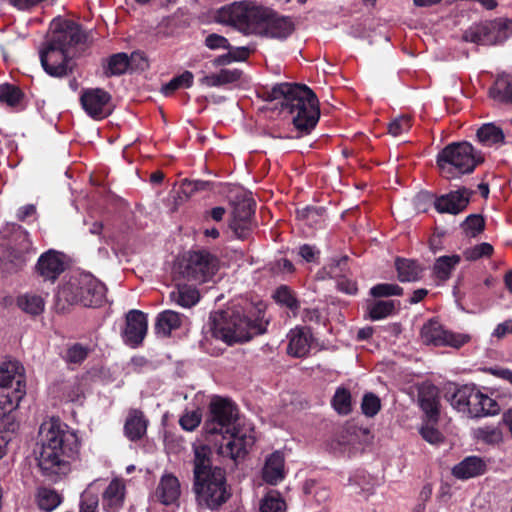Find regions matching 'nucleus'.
<instances>
[{
	"label": "nucleus",
	"instance_id": "obj_17",
	"mask_svg": "<svg viewBox=\"0 0 512 512\" xmlns=\"http://www.w3.org/2000/svg\"><path fill=\"white\" fill-rule=\"evenodd\" d=\"M148 328L147 316L140 310H130L126 315V327L123 339L131 347H137L142 343Z\"/></svg>",
	"mask_w": 512,
	"mask_h": 512
},
{
	"label": "nucleus",
	"instance_id": "obj_16",
	"mask_svg": "<svg viewBox=\"0 0 512 512\" xmlns=\"http://www.w3.org/2000/svg\"><path fill=\"white\" fill-rule=\"evenodd\" d=\"M294 31V24L290 17L281 16L273 10H268V16L265 17L261 29L257 35L284 40L289 37Z\"/></svg>",
	"mask_w": 512,
	"mask_h": 512
},
{
	"label": "nucleus",
	"instance_id": "obj_43",
	"mask_svg": "<svg viewBox=\"0 0 512 512\" xmlns=\"http://www.w3.org/2000/svg\"><path fill=\"white\" fill-rule=\"evenodd\" d=\"M402 293L403 289L395 283H380L370 289L373 297L400 296Z\"/></svg>",
	"mask_w": 512,
	"mask_h": 512
},
{
	"label": "nucleus",
	"instance_id": "obj_4",
	"mask_svg": "<svg viewBox=\"0 0 512 512\" xmlns=\"http://www.w3.org/2000/svg\"><path fill=\"white\" fill-rule=\"evenodd\" d=\"M237 422L235 405L220 397L210 403V415L205 422V430L209 434H229L226 444L219 447V454L237 461L243 458L255 443L254 429L250 426L240 427Z\"/></svg>",
	"mask_w": 512,
	"mask_h": 512
},
{
	"label": "nucleus",
	"instance_id": "obj_38",
	"mask_svg": "<svg viewBox=\"0 0 512 512\" xmlns=\"http://www.w3.org/2000/svg\"><path fill=\"white\" fill-rule=\"evenodd\" d=\"M333 408L342 415L351 411V394L345 388H338L332 398Z\"/></svg>",
	"mask_w": 512,
	"mask_h": 512
},
{
	"label": "nucleus",
	"instance_id": "obj_64",
	"mask_svg": "<svg viewBox=\"0 0 512 512\" xmlns=\"http://www.w3.org/2000/svg\"><path fill=\"white\" fill-rule=\"evenodd\" d=\"M36 208L33 204H27L18 209L17 218L21 221L26 220L28 217L34 215Z\"/></svg>",
	"mask_w": 512,
	"mask_h": 512
},
{
	"label": "nucleus",
	"instance_id": "obj_36",
	"mask_svg": "<svg viewBox=\"0 0 512 512\" xmlns=\"http://www.w3.org/2000/svg\"><path fill=\"white\" fill-rule=\"evenodd\" d=\"M460 260L461 258L459 255L439 257L434 264V273L437 278L442 281L447 280L450 277L451 272L459 264Z\"/></svg>",
	"mask_w": 512,
	"mask_h": 512
},
{
	"label": "nucleus",
	"instance_id": "obj_2",
	"mask_svg": "<svg viewBox=\"0 0 512 512\" xmlns=\"http://www.w3.org/2000/svg\"><path fill=\"white\" fill-rule=\"evenodd\" d=\"M265 310L266 305L258 301L214 312L209 318L212 336L228 345L249 341L266 331L268 320L265 318Z\"/></svg>",
	"mask_w": 512,
	"mask_h": 512
},
{
	"label": "nucleus",
	"instance_id": "obj_27",
	"mask_svg": "<svg viewBox=\"0 0 512 512\" xmlns=\"http://www.w3.org/2000/svg\"><path fill=\"white\" fill-rule=\"evenodd\" d=\"M419 404L429 420H437L439 414V401L435 387H428L419 392Z\"/></svg>",
	"mask_w": 512,
	"mask_h": 512
},
{
	"label": "nucleus",
	"instance_id": "obj_25",
	"mask_svg": "<svg viewBox=\"0 0 512 512\" xmlns=\"http://www.w3.org/2000/svg\"><path fill=\"white\" fill-rule=\"evenodd\" d=\"M199 292L194 285L177 283L176 287L170 293V299L175 304L190 308L199 301Z\"/></svg>",
	"mask_w": 512,
	"mask_h": 512
},
{
	"label": "nucleus",
	"instance_id": "obj_60",
	"mask_svg": "<svg viewBox=\"0 0 512 512\" xmlns=\"http://www.w3.org/2000/svg\"><path fill=\"white\" fill-rule=\"evenodd\" d=\"M487 372L512 384V370L510 369L503 367H490L487 369Z\"/></svg>",
	"mask_w": 512,
	"mask_h": 512
},
{
	"label": "nucleus",
	"instance_id": "obj_57",
	"mask_svg": "<svg viewBox=\"0 0 512 512\" xmlns=\"http://www.w3.org/2000/svg\"><path fill=\"white\" fill-rule=\"evenodd\" d=\"M97 508H98V500L94 497L89 498V495L86 492L82 496V501L80 504V512H97Z\"/></svg>",
	"mask_w": 512,
	"mask_h": 512
},
{
	"label": "nucleus",
	"instance_id": "obj_58",
	"mask_svg": "<svg viewBox=\"0 0 512 512\" xmlns=\"http://www.w3.org/2000/svg\"><path fill=\"white\" fill-rule=\"evenodd\" d=\"M209 183L202 180L196 181H187L183 182V190L185 193H194L196 191L205 190L208 187Z\"/></svg>",
	"mask_w": 512,
	"mask_h": 512
},
{
	"label": "nucleus",
	"instance_id": "obj_55",
	"mask_svg": "<svg viewBox=\"0 0 512 512\" xmlns=\"http://www.w3.org/2000/svg\"><path fill=\"white\" fill-rule=\"evenodd\" d=\"M347 264V258L343 257L338 260H333L328 266L324 268L326 273L331 278H340Z\"/></svg>",
	"mask_w": 512,
	"mask_h": 512
},
{
	"label": "nucleus",
	"instance_id": "obj_54",
	"mask_svg": "<svg viewBox=\"0 0 512 512\" xmlns=\"http://www.w3.org/2000/svg\"><path fill=\"white\" fill-rule=\"evenodd\" d=\"M419 432L423 439L430 444H438L442 441V434L430 424L423 425Z\"/></svg>",
	"mask_w": 512,
	"mask_h": 512
},
{
	"label": "nucleus",
	"instance_id": "obj_5",
	"mask_svg": "<svg viewBox=\"0 0 512 512\" xmlns=\"http://www.w3.org/2000/svg\"><path fill=\"white\" fill-rule=\"evenodd\" d=\"M193 491L199 507L216 510L231 496L223 468L212 466V451L207 445L193 446Z\"/></svg>",
	"mask_w": 512,
	"mask_h": 512
},
{
	"label": "nucleus",
	"instance_id": "obj_9",
	"mask_svg": "<svg viewBox=\"0 0 512 512\" xmlns=\"http://www.w3.org/2000/svg\"><path fill=\"white\" fill-rule=\"evenodd\" d=\"M269 8L253 0H242L224 6L218 11L219 22L229 24L245 34H256L268 16Z\"/></svg>",
	"mask_w": 512,
	"mask_h": 512
},
{
	"label": "nucleus",
	"instance_id": "obj_42",
	"mask_svg": "<svg viewBox=\"0 0 512 512\" xmlns=\"http://www.w3.org/2000/svg\"><path fill=\"white\" fill-rule=\"evenodd\" d=\"M21 91L11 84L0 85V102L8 106H15L21 99Z\"/></svg>",
	"mask_w": 512,
	"mask_h": 512
},
{
	"label": "nucleus",
	"instance_id": "obj_26",
	"mask_svg": "<svg viewBox=\"0 0 512 512\" xmlns=\"http://www.w3.org/2000/svg\"><path fill=\"white\" fill-rule=\"evenodd\" d=\"M136 58L142 60L140 68L144 69L147 64L140 53H133L130 58L126 53H117L112 55L107 61L106 74L116 76L125 73L131 62Z\"/></svg>",
	"mask_w": 512,
	"mask_h": 512
},
{
	"label": "nucleus",
	"instance_id": "obj_45",
	"mask_svg": "<svg viewBox=\"0 0 512 512\" xmlns=\"http://www.w3.org/2000/svg\"><path fill=\"white\" fill-rule=\"evenodd\" d=\"M411 128V120L409 116L401 115L393 119L388 124V132L393 137H398L408 132Z\"/></svg>",
	"mask_w": 512,
	"mask_h": 512
},
{
	"label": "nucleus",
	"instance_id": "obj_35",
	"mask_svg": "<svg viewBox=\"0 0 512 512\" xmlns=\"http://www.w3.org/2000/svg\"><path fill=\"white\" fill-rule=\"evenodd\" d=\"M286 502L276 490L267 492L260 502V512H286Z\"/></svg>",
	"mask_w": 512,
	"mask_h": 512
},
{
	"label": "nucleus",
	"instance_id": "obj_46",
	"mask_svg": "<svg viewBox=\"0 0 512 512\" xmlns=\"http://www.w3.org/2000/svg\"><path fill=\"white\" fill-rule=\"evenodd\" d=\"M88 353H89L88 347H86L82 344L76 343L67 349L66 354H65V360L68 363L80 364L87 358Z\"/></svg>",
	"mask_w": 512,
	"mask_h": 512
},
{
	"label": "nucleus",
	"instance_id": "obj_34",
	"mask_svg": "<svg viewBox=\"0 0 512 512\" xmlns=\"http://www.w3.org/2000/svg\"><path fill=\"white\" fill-rule=\"evenodd\" d=\"M474 437L488 445H500L504 442V433L500 427L483 426L474 430Z\"/></svg>",
	"mask_w": 512,
	"mask_h": 512
},
{
	"label": "nucleus",
	"instance_id": "obj_6",
	"mask_svg": "<svg viewBox=\"0 0 512 512\" xmlns=\"http://www.w3.org/2000/svg\"><path fill=\"white\" fill-rule=\"evenodd\" d=\"M271 100H281V108L292 116L299 135L309 134L319 120V102L315 93L306 85L279 83L270 92Z\"/></svg>",
	"mask_w": 512,
	"mask_h": 512
},
{
	"label": "nucleus",
	"instance_id": "obj_31",
	"mask_svg": "<svg viewBox=\"0 0 512 512\" xmlns=\"http://www.w3.org/2000/svg\"><path fill=\"white\" fill-rule=\"evenodd\" d=\"M491 31V24H476L471 26L464 32L463 39L467 42H472L476 44H491L494 43V39L490 36Z\"/></svg>",
	"mask_w": 512,
	"mask_h": 512
},
{
	"label": "nucleus",
	"instance_id": "obj_15",
	"mask_svg": "<svg viewBox=\"0 0 512 512\" xmlns=\"http://www.w3.org/2000/svg\"><path fill=\"white\" fill-rule=\"evenodd\" d=\"M65 268V255L57 250L49 249L39 256L35 264V273L43 281L54 283L64 272Z\"/></svg>",
	"mask_w": 512,
	"mask_h": 512
},
{
	"label": "nucleus",
	"instance_id": "obj_56",
	"mask_svg": "<svg viewBox=\"0 0 512 512\" xmlns=\"http://www.w3.org/2000/svg\"><path fill=\"white\" fill-rule=\"evenodd\" d=\"M217 76L219 80V86H221L239 80L241 77V72L237 69H222L219 73H217Z\"/></svg>",
	"mask_w": 512,
	"mask_h": 512
},
{
	"label": "nucleus",
	"instance_id": "obj_61",
	"mask_svg": "<svg viewBox=\"0 0 512 512\" xmlns=\"http://www.w3.org/2000/svg\"><path fill=\"white\" fill-rule=\"evenodd\" d=\"M509 332H512V319L499 323L492 332V336L501 339Z\"/></svg>",
	"mask_w": 512,
	"mask_h": 512
},
{
	"label": "nucleus",
	"instance_id": "obj_11",
	"mask_svg": "<svg viewBox=\"0 0 512 512\" xmlns=\"http://www.w3.org/2000/svg\"><path fill=\"white\" fill-rule=\"evenodd\" d=\"M451 404L458 411L467 412L473 418L491 416L499 412L498 403L475 386L464 385L458 388L452 395Z\"/></svg>",
	"mask_w": 512,
	"mask_h": 512
},
{
	"label": "nucleus",
	"instance_id": "obj_19",
	"mask_svg": "<svg viewBox=\"0 0 512 512\" xmlns=\"http://www.w3.org/2000/svg\"><path fill=\"white\" fill-rule=\"evenodd\" d=\"M126 486L122 479L114 478L102 492L101 505L105 512H119L125 502Z\"/></svg>",
	"mask_w": 512,
	"mask_h": 512
},
{
	"label": "nucleus",
	"instance_id": "obj_48",
	"mask_svg": "<svg viewBox=\"0 0 512 512\" xmlns=\"http://www.w3.org/2000/svg\"><path fill=\"white\" fill-rule=\"evenodd\" d=\"M493 253V247L487 242L475 245L464 251V257L469 261H475L482 257H488Z\"/></svg>",
	"mask_w": 512,
	"mask_h": 512
},
{
	"label": "nucleus",
	"instance_id": "obj_40",
	"mask_svg": "<svg viewBox=\"0 0 512 512\" xmlns=\"http://www.w3.org/2000/svg\"><path fill=\"white\" fill-rule=\"evenodd\" d=\"M15 240L17 241V246L12 247L13 253L19 262L24 263L26 261L25 254L31 250L32 242L25 231H19L15 235Z\"/></svg>",
	"mask_w": 512,
	"mask_h": 512
},
{
	"label": "nucleus",
	"instance_id": "obj_22",
	"mask_svg": "<svg viewBox=\"0 0 512 512\" xmlns=\"http://www.w3.org/2000/svg\"><path fill=\"white\" fill-rule=\"evenodd\" d=\"M262 477L270 485H276L285 478V458L281 451H275L266 458Z\"/></svg>",
	"mask_w": 512,
	"mask_h": 512
},
{
	"label": "nucleus",
	"instance_id": "obj_32",
	"mask_svg": "<svg viewBox=\"0 0 512 512\" xmlns=\"http://www.w3.org/2000/svg\"><path fill=\"white\" fill-rule=\"evenodd\" d=\"M17 305L25 313L39 315L44 311L45 301L41 295L27 292L17 298Z\"/></svg>",
	"mask_w": 512,
	"mask_h": 512
},
{
	"label": "nucleus",
	"instance_id": "obj_44",
	"mask_svg": "<svg viewBox=\"0 0 512 512\" xmlns=\"http://www.w3.org/2000/svg\"><path fill=\"white\" fill-rule=\"evenodd\" d=\"M275 300L286 306L292 311H296L299 308V303L297 299L294 297L291 290L286 286L279 287L274 295Z\"/></svg>",
	"mask_w": 512,
	"mask_h": 512
},
{
	"label": "nucleus",
	"instance_id": "obj_21",
	"mask_svg": "<svg viewBox=\"0 0 512 512\" xmlns=\"http://www.w3.org/2000/svg\"><path fill=\"white\" fill-rule=\"evenodd\" d=\"M487 470V464L479 456H467L453 466L452 475L458 480H468L483 475Z\"/></svg>",
	"mask_w": 512,
	"mask_h": 512
},
{
	"label": "nucleus",
	"instance_id": "obj_7",
	"mask_svg": "<svg viewBox=\"0 0 512 512\" xmlns=\"http://www.w3.org/2000/svg\"><path fill=\"white\" fill-rule=\"evenodd\" d=\"M482 161V155L468 142L448 144L437 155V165L442 176L447 179L473 172Z\"/></svg>",
	"mask_w": 512,
	"mask_h": 512
},
{
	"label": "nucleus",
	"instance_id": "obj_30",
	"mask_svg": "<svg viewBox=\"0 0 512 512\" xmlns=\"http://www.w3.org/2000/svg\"><path fill=\"white\" fill-rule=\"evenodd\" d=\"M396 269L398 272V279L401 282H413L421 278L422 267L411 259H397Z\"/></svg>",
	"mask_w": 512,
	"mask_h": 512
},
{
	"label": "nucleus",
	"instance_id": "obj_62",
	"mask_svg": "<svg viewBox=\"0 0 512 512\" xmlns=\"http://www.w3.org/2000/svg\"><path fill=\"white\" fill-rule=\"evenodd\" d=\"M337 286L339 288V290L347 293V294H356L357 292V285L354 281H351V280H348V279H344V278H341L338 280L337 282Z\"/></svg>",
	"mask_w": 512,
	"mask_h": 512
},
{
	"label": "nucleus",
	"instance_id": "obj_20",
	"mask_svg": "<svg viewBox=\"0 0 512 512\" xmlns=\"http://www.w3.org/2000/svg\"><path fill=\"white\" fill-rule=\"evenodd\" d=\"M287 353L293 357H304L308 354L313 341L310 329L295 327L287 334Z\"/></svg>",
	"mask_w": 512,
	"mask_h": 512
},
{
	"label": "nucleus",
	"instance_id": "obj_28",
	"mask_svg": "<svg viewBox=\"0 0 512 512\" xmlns=\"http://www.w3.org/2000/svg\"><path fill=\"white\" fill-rule=\"evenodd\" d=\"M490 96L501 103H512V75L501 74L490 88Z\"/></svg>",
	"mask_w": 512,
	"mask_h": 512
},
{
	"label": "nucleus",
	"instance_id": "obj_39",
	"mask_svg": "<svg viewBox=\"0 0 512 512\" xmlns=\"http://www.w3.org/2000/svg\"><path fill=\"white\" fill-rule=\"evenodd\" d=\"M395 302L393 300L376 301L369 306V316L372 320L383 319L393 313Z\"/></svg>",
	"mask_w": 512,
	"mask_h": 512
},
{
	"label": "nucleus",
	"instance_id": "obj_50",
	"mask_svg": "<svg viewBox=\"0 0 512 512\" xmlns=\"http://www.w3.org/2000/svg\"><path fill=\"white\" fill-rule=\"evenodd\" d=\"M491 28L498 33L494 38V43L502 42L512 35V20L499 19L498 21L491 23Z\"/></svg>",
	"mask_w": 512,
	"mask_h": 512
},
{
	"label": "nucleus",
	"instance_id": "obj_47",
	"mask_svg": "<svg viewBox=\"0 0 512 512\" xmlns=\"http://www.w3.org/2000/svg\"><path fill=\"white\" fill-rule=\"evenodd\" d=\"M381 408V402L378 396L373 393H367L364 395L361 409L365 416L373 417L375 416Z\"/></svg>",
	"mask_w": 512,
	"mask_h": 512
},
{
	"label": "nucleus",
	"instance_id": "obj_12",
	"mask_svg": "<svg viewBox=\"0 0 512 512\" xmlns=\"http://www.w3.org/2000/svg\"><path fill=\"white\" fill-rule=\"evenodd\" d=\"M219 267L218 259L207 251H193L179 266L183 279L204 283L212 279Z\"/></svg>",
	"mask_w": 512,
	"mask_h": 512
},
{
	"label": "nucleus",
	"instance_id": "obj_13",
	"mask_svg": "<svg viewBox=\"0 0 512 512\" xmlns=\"http://www.w3.org/2000/svg\"><path fill=\"white\" fill-rule=\"evenodd\" d=\"M80 104L85 113L94 120H102L113 111L112 97L102 88L83 89Z\"/></svg>",
	"mask_w": 512,
	"mask_h": 512
},
{
	"label": "nucleus",
	"instance_id": "obj_33",
	"mask_svg": "<svg viewBox=\"0 0 512 512\" xmlns=\"http://www.w3.org/2000/svg\"><path fill=\"white\" fill-rule=\"evenodd\" d=\"M477 137L484 146H498L504 143L503 131L492 123L484 124L477 131Z\"/></svg>",
	"mask_w": 512,
	"mask_h": 512
},
{
	"label": "nucleus",
	"instance_id": "obj_51",
	"mask_svg": "<svg viewBox=\"0 0 512 512\" xmlns=\"http://www.w3.org/2000/svg\"><path fill=\"white\" fill-rule=\"evenodd\" d=\"M230 228L235 236L239 239H246L250 235L253 228V221L231 220Z\"/></svg>",
	"mask_w": 512,
	"mask_h": 512
},
{
	"label": "nucleus",
	"instance_id": "obj_53",
	"mask_svg": "<svg viewBox=\"0 0 512 512\" xmlns=\"http://www.w3.org/2000/svg\"><path fill=\"white\" fill-rule=\"evenodd\" d=\"M205 45L209 48V49H212V50H217V49H226V50H230L231 49V46L229 44V41L221 36V35H218V34H209L206 39H205Z\"/></svg>",
	"mask_w": 512,
	"mask_h": 512
},
{
	"label": "nucleus",
	"instance_id": "obj_1",
	"mask_svg": "<svg viewBox=\"0 0 512 512\" xmlns=\"http://www.w3.org/2000/svg\"><path fill=\"white\" fill-rule=\"evenodd\" d=\"M41 449L37 457L42 474L57 481L69 473L71 462L80 452V440L74 430L59 420L51 419L40 426Z\"/></svg>",
	"mask_w": 512,
	"mask_h": 512
},
{
	"label": "nucleus",
	"instance_id": "obj_29",
	"mask_svg": "<svg viewBox=\"0 0 512 512\" xmlns=\"http://www.w3.org/2000/svg\"><path fill=\"white\" fill-rule=\"evenodd\" d=\"M181 325V315L172 310H165L157 316L155 331L158 335L167 337Z\"/></svg>",
	"mask_w": 512,
	"mask_h": 512
},
{
	"label": "nucleus",
	"instance_id": "obj_3",
	"mask_svg": "<svg viewBox=\"0 0 512 512\" xmlns=\"http://www.w3.org/2000/svg\"><path fill=\"white\" fill-rule=\"evenodd\" d=\"M86 38L85 32L74 21L53 19L48 37L40 50V60L45 72L53 77L67 75L72 70V58Z\"/></svg>",
	"mask_w": 512,
	"mask_h": 512
},
{
	"label": "nucleus",
	"instance_id": "obj_23",
	"mask_svg": "<svg viewBox=\"0 0 512 512\" xmlns=\"http://www.w3.org/2000/svg\"><path fill=\"white\" fill-rule=\"evenodd\" d=\"M180 483L172 474H164L156 490V496L164 505L175 503L180 496Z\"/></svg>",
	"mask_w": 512,
	"mask_h": 512
},
{
	"label": "nucleus",
	"instance_id": "obj_10",
	"mask_svg": "<svg viewBox=\"0 0 512 512\" xmlns=\"http://www.w3.org/2000/svg\"><path fill=\"white\" fill-rule=\"evenodd\" d=\"M26 394L24 368L18 361L0 365V421L15 410Z\"/></svg>",
	"mask_w": 512,
	"mask_h": 512
},
{
	"label": "nucleus",
	"instance_id": "obj_41",
	"mask_svg": "<svg viewBox=\"0 0 512 512\" xmlns=\"http://www.w3.org/2000/svg\"><path fill=\"white\" fill-rule=\"evenodd\" d=\"M254 202L251 199L243 200L236 204L233 210V217L231 220H243V221H252L253 215L255 213Z\"/></svg>",
	"mask_w": 512,
	"mask_h": 512
},
{
	"label": "nucleus",
	"instance_id": "obj_37",
	"mask_svg": "<svg viewBox=\"0 0 512 512\" xmlns=\"http://www.w3.org/2000/svg\"><path fill=\"white\" fill-rule=\"evenodd\" d=\"M37 503L41 510L50 512L60 505L61 497L53 489L40 488L37 492Z\"/></svg>",
	"mask_w": 512,
	"mask_h": 512
},
{
	"label": "nucleus",
	"instance_id": "obj_59",
	"mask_svg": "<svg viewBox=\"0 0 512 512\" xmlns=\"http://www.w3.org/2000/svg\"><path fill=\"white\" fill-rule=\"evenodd\" d=\"M293 270L294 266L292 262L285 258L277 260L272 266L274 273H292Z\"/></svg>",
	"mask_w": 512,
	"mask_h": 512
},
{
	"label": "nucleus",
	"instance_id": "obj_18",
	"mask_svg": "<svg viewBox=\"0 0 512 512\" xmlns=\"http://www.w3.org/2000/svg\"><path fill=\"white\" fill-rule=\"evenodd\" d=\"M470 196L471 192L462 188L440 196L435 200L434 205L439 213L458 214L467 207Z\"/></svg>",
	"mask_w": 512,
	"mask_h": 512
},
{
	"label": "nucleus",
	"instance_id": "obj_14",
	"mask_svg": "<svg viewBox=\"0 0 512 512\" xmlns=\"http://www.w3.org/2000/svg\"><path fill=\"white\" fill-rule=\"evenodd\" d=\"M421 338L425 344L451 346L454 348H459L470 340L467 334L452 333L444 330L440 323L435 320H430L423 325Z\"/></svg>",
	"mask_w": 512,
	"mask_h": 512
},
{
	"label": "nucleus",
	"instance_id": "obj_52",
	"mask_svg": "<svg viewBox=\"0 0 512 512\" xmlns=\"http://www.w3.org/2000/svg\"><path fill=\"white\" fill-rule=\"evenodd\" d=\"M201 415L197 411L186 412L179 420L180 426L186 431H193L199 426Z\"/></svg>",
	"mask_w": 512,
	"mask_h": 512
},
{
	"label": "nucleus",
	"instance_id": "obj_8",
	"mask_svg": "<svg viewBox=\"0 0 512 512\" xmlns=\"http://www.w3.org/2000/svg\"><path fill=\"white\" fill-rule=\"evenodd\" d=\"M106 287L90 274L72 275L58 290L57 297L68 304H81L94 307L102 303Z\"/></svg>",
	"mask_w": 512,
	"mask_h": 512
},
{
	"label": "nucleus",
	"instance_id": "obj_49",
	"mask_svg": "<svg viewBox=\"0 0 512 512\" xmlns=\"http://www.w3.org/2000/svg\"><path fill=\"white\" fill-rule=\"evenodd\" d=\"M485 226V222L482 216L472 214L469 215L463 223L464 230L467 235L475 237L480 233Z\"/></svg>",
	"mask_w": 512,
	"mask_h": 512
},
{
	"label": "nucleus",
	"instance_id": "obj_24",
	"mask_svg": "<svg viewBox=\"0 0 512 512\" xmlns=\"http://www.w3.org/2000/svg\"><path fill=\"white\" fill-rule=\"evenodd\" d=\"M147 430V420L141 411L134 409L128 414L124 425V432L126 437L131 441L141 439Z\"/></svg>",
	"mask_w": 512,
	"mask_h": 512
},
{
	"label": "nucleus",
	"instance_id": "obj_63",
	"mask_svg": "<svg viewBox=\"0 0 512 512\" xmlns=\"http://www.w3.org/2000/svg\"><path fill=\"white\" fill-rule=\"evenodd\" d=\"M299 255L307 262H311L315 259L316 250L313 246L305 244L299 248Z\"/></svg>",
	"mask_w": 512,
	"mask_h": 512
}]
</instances>
